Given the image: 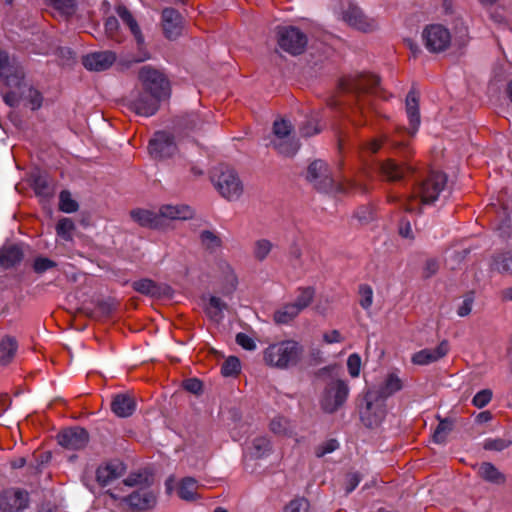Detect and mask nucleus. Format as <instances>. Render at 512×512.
Wrapping results in <instances>:
<instances>
[{
    "mask_svg": "<svg viewBox=\"0 0 512 512\" xmlns=\"http://www.w3.org/2000/svg\"><path fill=\"white\" fill-rule=\"evenodd\" d=\"M341 89L349 93L355 99L356 105L353 108L354 115H359L364 121H357V124L367 123L370 113L381 115L380 111L372 103V96L380 97L379 78L374 74H356L341 80Z\"/></svg>",
    "mask_w": 512,
    "mask_h": 512,
    "instance_id": "1",
    "label": "nucleus"
},
{
    "mask_svg": "<svg viewBox=\"0 0 512 512\" xmlns=\"http://www.w3.org/2000/svg\"><path fill=\"white\" fill-rule=\"evenodd\" d=\"M447 177L442 172H431L408 196L403 205L407 212H420L421 205L436 201L445 189Z\"/></svg>",
    "mask_w": 512,
    "mask_h": 512,
    "instance_id": "2",
    "label": "nucleus"
},
{
    "mask_svg": "<svg viewBox=\"0 0 512 512\" xmlns=\"http://www.w3.org/2000/svg\"><path fill=\"white\" fill-rule=\"evenodd\" d=\"M302 355V347L293 340H283L269 345L263 353L264 362L274 368L287 369L296 365Z\"/></svg>",
    "mask_w": 512,
    "mask_h": 512,
    "instance_id": "3",
    "label": "nucleus"
},
{
    "mask_svg": "<svg viewBox=\"0 0 512 512\" xmlns=\"http://www.w3.org/2000/svg\"><path fill=\"white\" fill-rule=\"evenodd\" d=\"M1 94L4 102L10 107H17L23 101L31 110H37L42 106L43 97L41 93L25 83L23 70L18 83L7 85L4 89H1Z\"/></svg>",
    "mask_w": 512,
    "mask_h": 512,
    "instance_id": "4",
    "label": "nucleus"
},
{
    "mask_svg": "<svg viewBox=\"0 0 512 512\" xmlns=\"http://www.w3.org/2000/svg\"><path fill=\"white\" fill-rule=\"evenodd\" d=\"M212 182L220 195L229 201L238 200L243 194V183L236 171L230 167L218 168L212 176Z\"/></svg>",
    "mask_w": 512,
    "mask_h": 512,
    "instance_id": "5",
    "label": "nucleus"
},
{
    "mask_svg": "<svg viewBox=\"0 0 512 512\" xmlns=\"http://www.w3.org/2000/svg\"><path fill=\"white\" fill-rule=\"evenodd\" d=\"M349 395V387L342 379H331L327 382L321 397L320 406L327 413L336 412L344 405Z\"/></svg>",
    "mask_w": 512,
    "mask_h": 512,
    "instance_id": "6",
    "label": "nucleus"
},
{
    "mask_svg": "<svg viewBox=\"0 0 512 512\" xmlns=\"http://www.w3.org/2000/svg\"><path fill=\"white\" fill-rule=\"evenodd\" d=\"M139 80L143 88L153 96L165 100L170 97V83L160 71L143 66L139 71Z\"/></svg>",
    "mask_w": 512,
    "mask_h": 512,
    "instance_id": "7",
    "label": "nucleus"
},
{
    "mask_svg": "<svg viewBox=\"0 0 512 512\" xmlns=\"http://www.w3.org/2000/svg\"><path fill=\"white\" fill-rule=\"evenodd\" d=\"M365 405L361 408V420L367 427L378 426L386 415V405L383 399L370 390L365 395Z\"/></svg>",
    "mask_w": 512,
    "mask_h": 512,
    "instance_id": "8",
    "label": "nucleus"
},
{
    "mask_svg": "<svg viewBox=\"0 0 512 512\" xmlns=\"http://www.w3.org/2000/svg\"><path fill=\"white\" fill-rule=\"evenodd\" d=\"M161 101L145 89L134 90L127 98V107L137 115L150 117L158 111Z\"/></svg>",
    "mask_w": 512,
    "mask_h": 512,
    "instance_id": "9",
    "label": "nucleus"
},
{
    "mask_svg": "<svg viewBox=\"0 0 512 512\" xmlns=\"http://www.w3.org/2000/svg\"><path fill=\"white\" fill-rule=\"evenodd\" d=\"M422 39L426 49L431 53L445 51L451 43L450 31L441 24H431L424 28Z\"/></svg>",
    "mask_w": 512,
    "mask_h": 512,
    "instance_id": "10",
    "label": "nucleus"
},
{
    "mask_svg": "<svg viewBox=\"0 0 512 512\" xmlns=\"http://www.w3.org/2000/svg\"><path fill=\"white\" fill-rule=\"evenodd\" d=\"M277 35L280 48L291 55H299L306 48L307 36L294 26L280 27Z\"/></svg>",
    "mask_w": 512,
    "mask_h": 512,
    "instance_id": "11",
    "label": "nucleus"
},
{
    "mask_svg": "<svg viewBox=\"0 0 512 512\" xmlns=\"http://www.w3.org/2000/svg\"><path fill=\"white\" fill-rule=\"evenodd\" d=\"M292 131V125L290 122L280 119L276 120L273 125V133L275 139L272 141L273 147L284 156H293L298 148V143L291 139L290 133Z\"/></svg>",
    "mask_w": 512,
    "mask_h": 512,
    "instance_id": "12",
    "label": "nucleus"
},
{
    "mask_svg": "<svg viewBox=\"0 0 512 512\" xmlns=\"http://www.w3.org/2000/svg\"><path fill=\"white\" fill-rule=\"evenodd\" d=\"M149 153L155 159H164L173 156L177 151L172 134L166 131H158L149 141Z\"/></svg>",
    "mask_w": 512,
    "mask_h": 512,
    "instance_id": "13",
    "label": "nucleus"
},
{
    "mask_svg": "<svg viewBox=\"0 0 512 512\" xmlns=\"http://www.w3.org/2000/svg\"><path fill=\"white\" fill-rule=\"evenodd\" d=\"M307 179L320 191L329 192L334 189V180L328 166L321 160H316L309 165Z\"/></svg>",
    "mask_w": 512,
    "mask_h": 512,
    "instance_id": "14",
    "label": "nucleus"
},
{
    "mask_svg": "<svg viewBox=\"0 0 512 512\" xmlns=\"http://www.w3.org/2000/svg\"><path fill=\"white\" fill-rule=\"evenodd\" d=\"M22 67L11 58L5 50L0 48V81L2 89L7 85L17 84L21 78Z\"/></svg>",
    "mask_w": 512,
    "mask_h": 512,
    "instance_id": "15",
    "label": "nucleus"
},
{
    "mask_svg": "<svg viewBox=\"0 0 512 512\" xmlns=\"http://www.w3.org/2000/svg\"><path fill=\"white\" fill-rule=\"evenodd\" d=\"M28 493L20 489H9L0 495V510L3 512H18L27 507Z\"/></svg>",
    "mask_w": 512,
    "mask_h": 512,
    "instance_id": "16",
    "label": "nucleus"
},
{
    "mask_svg": "<svg viewBox=\"0 0 512 512\" xmlns=\"http://www.w3.org/2000/svg\"><path fill=\"white\" fill-rule=\"evenodd\" d=\"M343 20L351 27L363 32H371L377 29V21L367 17L357 6H349L343 13Z\"/></svg>",
    "mask_w": 512,
    "mask_h": 512,
    "instance_id": "17",
    "label": "nucleus"
},
{
    "mask_svg": "<svg viewBox=\"0 0 512 512\" xmlns=\"http://www.w3.org/2000/svg\"><path fill=\"white\" fill-rule=\"evenodd\" d=\"M88 434L85 429L75 427L62 431L58 435V443L71 450H78L86 446Z\"/></svg>",
    "mask_w": 512,
    "mask_h": 512,
    "instance_id": "18",
    "label": "nucleus"
},
{
    "mask_svg": "<svg viewBox=\"0 0 512 512\" xmlns=\"http://www.w3.org/2000/svg\"><path fill=\"white\" fill-rule=\"evenodd\" d=\"M116 61V54L112 51L94 52L83 57V65L91 71H104Z\"/></svg>",
    "mask_w": 512,
    "mask_h": 512,
    "instance_id": "19",
    "label": "nucleus"
},
{
    "mask_svg": "<svg viewBox=\"0 0 512 512\" xmlns=\"http://www.w3.org/2000/svg\"><path fill=\"white\" fill-rule=\"evenodd\" d=\"M162 25L167 38H177L182 32V17L180 13L173 8H165L162 11Z\"/></svg>",
    "mask_w": 512,
    "mask_h": 512,
    "instance_id": "20",
    "label": "nucleus"
},
{
    "mask_svg": "<svg viewBox=\"0 0 512 512\" xmlns=\"http://www.w3.org/2000/svg\"><path fill=\"white\" fill-rule=\"evenodd\" d=\"M124 501L134 510H148L154 507L156 496L148 488H140L126 497Z\"/></svg>",
    "mask_w": 512,
    "mask_h": 512,
    "instance_id": "21",
    "label": "nucleus"
},
{
    "mask_svg": "<svg viewBox=\"0 0 512 512\" xmlns=\"http://www.w3.org/2000/svg\"><path fill=\"white\" fill-rule=\"evenodd\" d=\"M448 350V343L443 341L435 348L422 349L416 352L413 354L411 361L415 365H428L444 357Z\"/></svg>",
    "mask_w": 512,
    "mask_h": 512,
    "instance_id": "22",
    "label": "nucleus"
},
{
    "mask_svg": "<svg viewBox=\"0 0 512 512\" xmlns=\"http://www.w3.org/2000/svg\"><path fill=\"white\" fill-rule=\"evenodd\" d=\"M161 221L165 220H188L194 215V210L186 204H164L159 208Z\"/></svg>",
    "mask_w": 512,
    "mask_h": 512,
    "instance_id": "23",
    "label": "nucleus"
},
{
    "mask_svg": "<svg viewBox=\"0 0 512 512\" xmlns=\"http://www.w3.org/2000/svg\"><path fill=\"white\" fill-rule=\"evenodd\" d=\"M116 13L120 20L122 21L123 25H125L133 35V37L136 40V43L141 49L145 44V38L141 32V29L138 25L137 20L132 15V13L123 5H119L116 8Z\"/></svg>",
    "mask_w": 512,
    "mask_h": 512,
    "instance_id": "24",
    "label": "nucleus"
},
{
    "mask_svg": "<svg viewBox=\"0 0 512 512\" xmlns=\"http://www.w3.org/2000/svg\"><path fill=\"white\" fill-rule=\"evenodd\" d=\"M131 218L142 227L160 229L163 227L160 212L148 209H134L130 213Z\"/></svg>",
    "mask_w": 512,
    "mask_h": 512,
    "instance_id": "25",
    "label": "nucleus"
},
{
    "mask_svg": "<svg viewBox=\"0 0 512 512\" xmlns=\"http://www.w3.org/2000/svg\"><path fill=\"white\" fill-rule=\"evenodd\" d=\"M136 408L134 399L127 394H117L111 402L113 413L121 418L129 417Z\"/></svg>",
    "mask_w": 512,
    "mask_h": 512,
    "instance_id": "26",
    "label": "nucleus"
},
{
    "mask_svg": "<svg viewBox=\"0 0 512 512\" xmlns=\"http://www.w3.org/2000/svg\"><path fill=\"white\" fill-rule=\"evenodd\" d=\"M406 113L409 119V133L414 135L420 125L419 99L414 91H410L406 97Z\"/></svg>",
    "mask_w": 512,
    "mask_h": 512,
    "instance_id": "27",
    "label": "nucleus"
},
{
    "mask_svg": "<svg viewBox=\"0 0 512 512\" xmlns=\"http://www.w3.org/2000/svg\"><path fill=\"white\" fill-rule=\"evenodd\" d=\"M478 475L491 484L503 485L506 482V476L490 462H483L477 466Z\"/></svg>",
    "mask_w": 512,
    "mask_h": 512,
    "instance_id": "28",
    "label": "nucleus"
},
{
    "mask_svg": "<svg viewBox=\"0 0 512 512\" xmlns=\"http://www.w3.org/2000/svg\"><path fill=\"white\" fill-rule=\"evenodd\" d=\"M124 472V466L121 462H111L97 469V480L105 486L113 480L119 478Z\"/></svg>",
    "mask_w": 512,
    "mask_h": 512,
    "instance_id": "29",
    "label": "nucleus"
},
{
    "mask_svg": "<svg viewBox=\"0 0 512 512\" xmlns=\"http://www.w3.org/2000/svg\"><path fill=\"white\" fill-rule=\"evenodd\" d=\"M23 252L18 245H5L0 250V265L4 268H10L21 261Z\"/></svg>",
    "mask_w": 512,
    "mask_h": 512,
    "instance_id": "30",
    "label": "nucleus"
},
{
    "mask_svg": "<svg viewBox=\"0 0 512 512\" xmlns=\"http://www.w3.org/2000/svg\"><path fill=\"white\" fill-rule=\"evenodd\" d=\"M403 388V382L395 373H389L378 391H374L380 399L385 401Z\"/></svg>",
    "mask_w": 512,
    "mask_h": 512,
    "instance_id": "31",
    "label": "nucleus"
},
{
    "mask_svg": "<svg viewBox=\"0 0 512 512\" xmlns=\"http://www.w3.org/2000/svg\"><path fill=\"white\" fill-rule=\"evenodd\" d=\"M200 485L198 481L192 477L183 478L178 487V495L185 501H194L199 498L197 490Z\"/></svg>",
    "mask_w": 512,
    "mask_h": 512,
    "instance_id": "32",
    "label": "nucleus"
},
{
    "mask_svg": "<svg viewBox=\"0 0 512 512\" xmlns=\"http://www.w3.org/2000/svg\"><path fill=\"white\" fill-rule=\"evenodd\" d=\"M17 349L18 344L16 339L10 336H5L0 341V364H9L13 360Z\"/></svg>",
    "mask_w": 512,
    "mask_h": 512,
    "instance_id": "33",
    "label": "nucleus"
},
{
    "mask_svg": "<svg viewBox=\"0 0 512 512\" xmlns=\"http://www.w3.org/2000/svg\"><path fill=\"white\" fill-rule=\"evenodd\" d=\"M272 450L271 441L266 436H259L252 440L248 448L249 454L253 458H262L270 454Z\"/></svg>",
    "mask_w": 512,
    "mask_h": 512,
    "instance_id": "34",
    "label": "nucleus"
},
{
    "mask_svg": "<svg viewBox=\"0 0 512 512\" xmlns=\"http://www.w3.org/2000/svg\"><path fill=\"white\" fill-rule=\"evenodd\" d=\"M381 172L390 181H397L405 177L409 169L398 165L392 160H387L380 165Z\"/></svg>",
    "mask_w": 512,
    "mask_h": 512,
    "instance_id": "35",
    "label": "nucleus"
},
{
    "mask_svg": "<svg viewBox=\"0 0 512 512\" xmlns=\"http://www.w3.org/2000/svg\"><path fill=\"white\" fill-rule=\"evenodd\" d=\"M300 310L292 302L287 303L274 312L273 319L277 324H288L299 314Z\"/></svg>",
    "mask_w": 512,
    "mask_h": 512,
    "instance_id": "36",
    "label": "nucleus"
},
{
    "mask_svg": "<svg viewBox=\"0 0 512 512\" xmlns=\"http://www.w3.org/2000/svg\"><path fill=\"white\" fill-rule=\"evenodd\" d=\"M227 309V304L219 297L211 296L206 306L207 315L214 321L219 322L223 318V312Z\"/></svg>",
    "mask_w": 512,
    "mask_h": 512,
    "instance_id": "37",
    "label": "nucleus"
},
{
    "mask_svg": "<svg viewBox=\"0 0 512 512\" xmlns=\"http://www.w3.org/2000/svg\"><path fill=\"white\" fill-rule=\"evenodd\" d=\"M271 432L279 436H291L293 429L290 421L283 416H275L269 424Z\"/></svg>",
    "mask_w": 512,
    "mask_h": 512,
    "instance_id": "38",
    "label": "nucleus"
},
{
    "mask_svg": "<svg viewBox=\"0 0 512 512\" xmlns=\"http://www.w3.org/2000/svg\"><path fill=\"white\" fill-rule=\"evenodd\" d=\"M493 267L500 273L512 274V252L498 254L493 259Z\"/></svg>",
    "mask_w": 512,
    "mask_h": 512,
    "instance_id": "39",
    "label": "nucleus"
},
{
    "mask_svg": "<svg viewBox=\"0 0 512 512\" xmlns=\"http://www.w3.org/2000/svg\"><path fill=\"white\" fill-rule=\"evenodd\" d=\"M133 288L144 295L157 296L160 294V288L151 279H140L133 282Z\"/></svg>",
    "mask_w": 512,
    "mask_h": 512,
    "instance_id": "40",
    "label": "nucleus"
},
{
    "mask_svg": "<svg viewBox=\"0 0 512 512\" xmlns=\"http://www.w3.org/2000/svg\"><path fill=\"white\" fill-rule=\"evenodd\" d=\"M315 291L312 287H304L298 289V294L292 302L302 312L310 305L314 298Z\"/></svg>",
    "mask_w": 512,
    "mask_h": 512,
    "instance_id": "41",
    "label": "nucleus"
},
{
    "mask_svg": "<svg viewBox=\"0 0 512 512\" xmlns=\"http://www.w3.org/2000/svg\"><path fill=\"white\" fill-rule=\"evenodd\" d=\"M273 243L268 239H258L253 245V256L258 261H264L272 251Z\"/></svg>",
    "mask_w": 512,
    "mask_h": 512,
    "instance_id": "42",
    "label": "nucleus"
},
{
    "mask_svg": "<svg viewBox=\"0 0 512 512\" xmlns=\"http://www.w3.org/2000/svg\"><path fill=\"white\" fill-rule=\"evenodd\" d=\"M452 429V421L447 419L441 420L433 433V441L438 444L444 443Z\"/></svg>",
    "mask_w": 512,
    "mask_h": 512,
    "instance_id": "43",
    "label": "nucleus"
},
{
    "mask_svg": "<svg viewBox=\"0 0 512 512\" xmlns=\"http://www.w3.org/2000/svg\"><path fill=\"white\" fill-rule=\"evenodd\" d=\"M50 5L63 16H71L76 10L75 0H49Z\"/></svg>",
    "mask_w": 512,
    "mask_h": 512,
    "instance_id": "44",
    "label": "nucleus"
},
{
    "mask_svg": "<svg viewBox=\"0 0 512 512\" xmlns=\"http://www.w3.org/2000/svg\"><path fill=\"white\" fill-rule=\"evenodd\" d=\"M59 209L65 213H73L78 209V203L72 199L70 192L64 190L59 195Z\"/></svg>",
    "mask_w": 512,
    "mask_h": 512,
    "instance_id": "45",
    "label": "nucleus"
},
{
    "mask_svg": "<svg viewBox=\"0 0 512 512\" xmlns=\"http://www.w3.org/2000/svg\"><path fill=\"white\" fill-rule=\"evenodd\" d=\"M359 293V304L360 306L368 311L373 304V289L367 284H361L358 289Z\"/></svg>",
    "mask_w": 512,
    "mask_h": 512,
    "instance_id": "46",
    "label": "nucleus"
},
{
    "mask_svg": "<svg viewBox=\"0 0 512 512\" xmlns=\"http://www.w3.org/2000/svg\"><path fill=\"white\" fill-rule=\"evenodd\" d=\"M74 228H75V226L71 219L62 218L57 223L56 232H57V235L60 236L62 239L71 240L72 232H73Z\"/></svg>",
    "mask_w": 512,
    "mask_h": 512,
    "instance_id": "47",
    "label": "nucleus"
},
{
    "mask_svg": "<svg viewBox=\"0 0 512 512\" xmlns=\"http://www.w3.org/2000/svg\"><path fill=\"white\" fill-rule=\"evenodd\" d=\"M512 441L503 438H488L484 441L483 448L489 451H503L511 446Z\"/></svg>",
    "mask_w": 512,
    "mask_h": 512,
    "instance_id": "48",
    "label": "nucleus"
},
{
    "mask_svg": "<svg viewBox=\"0 0 512 512\" xmlns=\"http://www.w3.org/2000/svg\"><path fill=\"white\" fill-rule=\"evenodd\" d=\"M221 372L226 377L237 375L240 372L239 359L234 356L228 357L221 367Z\"/></svg>",
    "mask_w": 512,
    "mask_h": 512,
    "instance_id": "49",
    "label": "nucleus"
},
{
    "mask_svg": "<svg viewBox=\"0 0 512 512\" xmlns=\"http://www.w3.org/2000/svg\"><path fill=\"white\" fill-rule=\"evenodd\" d=\"M200 240L203 246L207 249L215 250L221 245L220 238L209 230L202 231L200 234Z\"/></svg>",
    "mask_w": 512,
    "mask_h": 512,
    "instance_id": "50",
    "label": "nucleus"
},
{
    "mask_svg": "<svg viewBox=\"0 0 512 512\" xmlns=\"http://www.w3.org/2000/svg\"><path fill=\"white\" fill-rule=\"evenodd\" d=\"M492 397H493V392L491 389H488V388L482 389L474 395V397L472 399V404L476 408H479V409L484 408L491 402Z\"/></svg>",
    "mask_w": 512,
    "mask_h": 512,
    "instance_id": "51",
    "label": "nucleus"
},
{
    "mask_svg": "<svg viewBox=\"0 0 512 512\" xmlns=\"http://www.w3.org/2000/svg\"><path fill=\"white\" fill-rule=\"evenodd\" d=\"M105 30H106L107 35L111 39L118 41V42L121 41V37L119 36V22L116 17L107 18V20L105 22Z\"/></svg>",
    "mask_w": 512,
    "mask_h": 512,
    "instance_id": "52",
    "label": "nucleus"
},
{
    "mask_svg": "<svg viewBox=\"0 0 512 512\" xmlns=\"http://www.w3.org/2000/svg\"><path fill=\"white\" fill-rule=\"evenodd\" d=\"M347 368L351 377L356 378L359 376L361 369V357L357 353H353L348 357Z\"/></svg>",
    "mask_w": 512,
    "mask_h": 512,
    "instance_id": "53",
    "label": "nucleus"
},
{
    "mask_svg": "<svg viewBox=\"0 0 512 512\" xmlns=\"http://www.w3.org/2000/svg\"><path fill=\"white\" fill-rule=\"evenodd\" d=\"M284 512H309V502L304 498L290 501Z\"/></svg>",
    "mask_w": 512,
    "mask_h": 512,
    "instance_id": "54",
    "label": "nucleus"
},
{
    "mask_svg": "<svg viewBox=\"0 0 512 512\" xmlns=\"http://www.w3.org/2000/svg\"><path fill=\"white\" fill-rule=\"evenodd\" d=\"M56 266V263L48 258L39 257L36 258L33 264V268L37 273H43Z\"/></svg>",
    "mask_w": 512,
    "mask_h": 512,
    "instance_id": "55",
    "label": "nucleus"
},
{
    "mask_svg": "<svg viewBox=\"0 0 512 512\" xmlns=\"http://www.w3.org/2000/svg\"><path fill=\"white\" fill-rule=\"evenodd\" d=\"M302 249L299 245H292L289 250V259L294 266H303L305 262L302 260Z\"/></svg>",
    "mask_w": 512,
    "mask_h": 512,
    "instance_id": "56",
    "label": "nucleus"
},
{
    "mask_svg": "<svg viewBox=\"0 0 512 512\" xmlns=\"http://www.w3.org/2000/svg\"><path fill=\"white\" fill-rule=\"evenodd\" d=\"M320 132V128L316 123V119L308 120L301 128L300 133L302 136L309 137Z\"/></svg>",
    "mask_w": 512,
    "mask_h": 512,
    "instance_id": "57",
    "label": "nucleus"
},
{
    "mask_svg": "<svg viewBox=\"0 0 512 512\" xmlns=\"http://www.w3.org/2000/svg\"><path fill=\"white\" fill-rule=\"evenodd\" d=\"M236 343L246 350H254L256 348L254 340L245 333H238L236 335Z\"/></svg>",
    "mask_w": 512,
    "mask_h": 512,
    "instance_id": "58",
    "label": "nucleus"
},
{
    "mask_svg": "<svg viewBox=\"0 0 512 512\" xmlns=\"http://www.w3.org/2000/svg\"><path fill=\"white\" fill-rule=\"evenodd\" d=\"M338 446H339V444H338L337 440L330 439L329 441H327L326 443H324L322 446H320L317 449L316 454L318 457H322L325 454L335 451L338 448Z\"/></svg>",
    "mask_w": 512,
    "mask_h": 512,
    "instance_id": "59",
    "label": "nucleus"
},
{
    "mask_svg": "<svg viewBox=\"0 0 512 512\" xmlns=\"http://www.w3.org/2000/svg\"><path fill=\"white\" fill-rule=\"evenodd\" d=\"M473 299L470 297L465 298L457 309V315L460 317L468 316L472 311Z\"/></svg>",
    "mask_w": 512,
    "mask_h": 512,
    "instance_id": "60",
    "label": "nucleus"
},
{
    "mask_svg": "<svg viewBox=\"0 0 512 512\" xmlns=\"http://www.w3.org/2000/svg\"><path fill=\"white\" fill-rule=\"evenodd\" d=\"M184 388L191 393L198 394L202 390V382L196 378H191L184 382Z\"/></svg>",
    "mask_w": 512,
    "mask_h": 512,
    "instance_id": "61",
    "label": "nucleus"
},
{
    "mask_svg": "<svg viewBox=\"0 0 512 512\" xmlns=\"http://www.w3.org/2000/svg\"><path fill=\"white\" fill-rule=\"evenodd\" d=\"M360 481H361V478H360L359 474H357V473L349 474L348 478H347L346 493L347 494L351 493L358 486Z\"/></svg>",
    "mask_w": 512,
    "mask_h": 512,
    "instance_id": "62",
    "label": "nucleus"
},
{
    "mask_svg": "<svg viewBox=\"0 0 512 512\" xmlns=\"http://www.w3.org/2000/svg\"><path fill=\"white\" fill-rule=\"evenodd\" d=\"M323 340L327 343V344H333V343H339L343 340L340 332L338 330H332L328 333H325L323 335Z\"/></svg>",
    "mask_w": 512,
    "mask_h": 512,
    "instance_id": "63",
    "label": "nucleus"
},
{
    "mask_svg": "<svg viewBox=\"0 0 512 512\" xmlns=\"http://www.w3.org/2000/svg\"><path fill=\"white\" fill-rule=\"evenodd\" d=\"M438 269H439V265L436 260H434V259L428 260L424 267L425 277H431L438 271Z\"/></svg>",
    "mask_w": 512,
    "mask_h": 512,
    "instance_id": "64",
    "label": "nucleus"
}]
</instances>
